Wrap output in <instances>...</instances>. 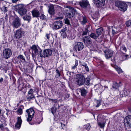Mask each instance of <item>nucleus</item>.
I'll use <instances>...</instances> for the list:
<instances>
[{"label": "nucleus", "instance_id": "nucleus-1", "mask_svg": "<svg viewBox=\"0 0 131 131\" xmlns=\"http://www.w3.org/2000/svg\"><path fill=\"white\" fill-rule=\"evenodd\" d=\"M68 9L65 11L66 16L68 18L71 19L74 16L76 12V9L70 6H67Z\"/></svg>", "mask_w": 131, "mask_h": 131}, {"label": "nucleus", "instance_id": "nucleus-2", "mask_svg": "<svg viewBox=\"0 0 131 131\" xmlns=\"http://www.w3.org/2000/svg\"><path fill=\"white\" fill-rule=\"evenodd\" d=\"M115 5L121 11H125L127 9V5L124 2L119 1H117L115 3Z\"/></svg>", "mask_w": 131, "mask_h": 131}, {"label": "nucleus", "instance_id": "nucleus-3", "mask_svg": "<svg viewBox=\"0 0 131 131\" xmlns=\"http://www.w3.org/2000/svg\"><path fill=\"white\" fill-rule=\"evenodd\" d=\"M76 76V82L77 84L79 85H83L85 81V78L84 76L82 74H78Z\"/></svg>", "mask_w": 131, "mask_h": 131}, {"label": "nucleus", "instance_id": "nucleus-4", "mask_svg": "<svg viewBox=\"0 0 131 131\" xmlns=\"http://www.w3.org/2000/svg\"><path fill=\"white\" fill-rule=\"evenodd\" d=\"M26 112L27 113L28 117L27 118V120L28 122L31 121L35 113V112L33 109L32 108L27 110Z\"/></svg>", "mask_w": 131, "mask_h": 131}, {"label": "nucleus", "instance_id": "nucleus-5", "mask_svg": "<svg viewBox=\"0 0 131 131\" xmlns=\"http://www.w3.org/2000/svg\"><path fill=\"white\" fill-rule=\"evenodd\" d=\"M21 24V19L18 17L14 18L12 22V25L15 28H17Z\"/></svg>", "mask_w": 131, "mask_h": 131}, {"label": "nucleus", "instance_id": "nucleus-6", "mask_svg": "<svg viewBox=\"0 0 131 131\" xmlns=\"http://www.w3.org/2000/svg\"><path fill=\"white\" fill-rule=\"evenodd\" d=\"M84 48L83 43L81 42H77L75 43L73 49L74 51H80L81 50Z\"/></svg>", "mask_w": 131, "mask_h": 131}, {"label": "nucleus", "instance_id": "nucleus-7", "mask_svg": "<svg viewBox=\"0 0 131 131\" xmlns=\"http://www.w3.org/2000/svg\"><path fill=\"white\" fill-rule=\"evenodd\" d=\"M84 43L87 47L90 46L92 43V40L91 38L88 36H85L83 38Z\"/></svg>", "mask_w": 131, "mask_h": 131}, {"label": "nucleus", "instance_id": "nucleus-8", "mask_svg": "<svg viewBox=\"0 0 131 131\" xmlns=\"http://www.w3.org/2000/svg\"><path fill=\"white\" fill-rule=\"evenodd\" d=\"M12 55V51L10 49L8 48L4 49L3 51V56L4 58L7 59Z\"/></svg>", "mask_w": 131, "mask_h": 131}, {"label": "nucleus", "instance_id": "nucleus-9", "mask_svg": "<svg viewBox=\"0 0 131 131\" xmlns=\"http://www.w3.org/2000/svg\"><path fill=\"white\" fill-rule=\"evenodd\" d=\"M18 12L21 15H23L25 14L27 12V10L24 7L22 4H20L18 5Z\"/></svg>", "mask_w": 131, "mask_h": 131}, {"label": "nucleus", "instance_id": "nucleus-10", "mask_svg": "<svg viewBox=\"0 0 131 131\" xmlns=\"http://www.w3.org/2000/svg\"><path fill=\"white\" fill-rule=\"evenodd\" d=\"M52 53V50L50 49H46L44 50L43 53L42 52V54H40V57H47L51 56Z\"/></svg>", "mask_w": 131, "mask_h": 131}, {"label": "nucleus", "instance_id": "nucleus-11", "mask_svg": "<svg viewBox=\"0 0 131 131\" xmlns=\"http://www.w3.org/2000/svg\"><path fill=\"white\" fill-rule=\"evenodd\" d=\"M23 29L22 28L16 30L15 33L14 34V37L15 39H19L22 36Z\"/></svg>", "mask_w": 131, "mask_h": 131}, {"label": "nucleus", "instance_id": "nucleus-12", "mask_svg": "<svg viewBox=\"0 0 131 131\" xmlns=\"http://www.w3.org/2000/svg\"><path fill=\"white\" fill-rule=\"evenodd\" d=\"M94 3L97 7H99L104 6L105 5V0H93Z\"/></svg>", "mask_w": 131, "mask_h": 131}, {"label": "nucleus", "instance_id": "nucleus-13", "mask_svg": "<svg viewBox=\"0 0 131 131\" xmlns=\"http://www.w3.org/2000/svg\"><path fill=\"white\" fill-rule=\"evenodd\" d=\"M42 120V118L41 116L39 117H35V118H34L33 119L34 122L32 123H29V124L31 125L36 123L39 124L41 122Z\"/></svg>", "mask_w": 131, "mask_h": 131}, {"label": "nucleus", "instance_id": "nucleus-14", "mask_svg": "<svg viewBox=\"0 0 131 131\" xmlns=\"http://www.w3.org/2000/svg\"><path fill=\"white\" fill-rule=\"evenodd\" d=\"M79 4L81 7L85 8L90 5L88 1L82 0L79 2Z\"/></svg>", "mask_w": 131, "mask_h": 131}, {"label": "nucleus", "instance_id": "nucleus-15", "mask_svg": "<svg viewBox=\"0 0 131 131\" xmlns=\"http://www.w3.org/2000/svg\"><path fill=\"white\" fill-rule=\"evenodd\" d=\"M94 89L95 91L98 93L101 94L102 92V87L100 84L96 85L94 87Z\"/></svg>", "mask_w": 131, "mask_h": 131}, {"label": "nucleus", "instance_id": "nucleus-16", "mask_svg": "<svg viewBox=\"0 0 131 131\" xmlns=\"http://www.w3.org/2000/svg\"><path fill=\"white\" fill-rule=\"evenodd\" d=\"M105 53V56L107 59H109L111 58L113 55V52L112 51L109 50L107 49L104 51Z\"/></svg>", "mask_w": 131, "mask_h": 131}, {"label": "nucleus", "instance_id": "nucleus-17", "mask_svg": "<svg viewBox=\"0 0 131 131\" xmlns=\"http://www.w3.org/2000/svg\"><path fill=\"white\" fill-rule=\"evenodd\" d=\"M54 28L55 29H59L62 27L63 25V23L62 21L59 20L56 21L54 22Z\"/></svg>", "mask_w": 131, "mask_h": 131}, {"label": "nucleus", "instance_id": "nucleus-18", "mask_svg": "<svg viewBox=\"0 0 131 131\" xmlns=\"http://www.w3.org/2000/svg\"><path fill=\"white\" fill-rule=\"evenodd\" d=\"M48 12L51 15H53L55 14V10L54 5L52 4H50L48 6Z\"/></svg>", "mask_w": 131, "mask_h": 131}, {"label": "nucleus", "instance_id": "nucleus-19", "mask_svg": "<svg viewBox=\"0 0 131 131\" xmlns=\"http://www.w3.org/2000/svg\"><path fill=\"white\" fill-rule=\"evenodd\" d=\"M91 26L90 25L86 26V27L85 28L82 33V36H84L87 35L88 33H89L90 31V28Z\"/></svg>", "mask_w": 131, "mask_h": 131}, {"label": "nucleus", "instance_id": "nucleus-20", "mask_svg": "<svg viewBox=\"0 0 131 131\" xmlns=\"http://www.w3.org/2000/svg\"><path fill=\"white\" fill-rule=\"evenodd\" d=\"M124 122L127 123L129 127H131V116H126L124 119Z\"/></svg>", "mask_w": 131, "mask_h": 131}, {"label": "nucleus", "instance_id": "nucleus-21", "mask_svg": "<svg viewBox=\"0 0 131 131\" xmlns=\"http://www.w3.org/2000/svg\"><path fill=\"white\" fill-rule=\"evenodd\" d=\"M22 122V121L20 117L17 118V121L16 123L15 126L17 128H19L20 127Z\"/></svg>", "mask_w": 131, "mask_h": 131}, {"label": "nucleus", "instance_id": "nucleus-22", "mask_svg": "<svg viewBox=\"0 0 131 131\" xmlns=\"http://www.w3.org/2000/svg\"><path fill=\"white\" fill-rule=\"evenodd\" d=\"M31 13L33 17H37L39 16V12L37 10H34L32 11Z\"/></svg>", "mask_w": 131, "mask_h": 131}, {"label": "nucleus", "instance_id": "nucleus-23", "mask_svg": "<svg viewBox=\"0 0 131 131\" xmlns=\"http://www.w3.org/2000/svg\"><path fill=\"white\" fill-rule=\"evenodd\" d=\"M80 65L81 66L85 68L86 71L87 72L89 71V68L87 64L85 62H80Z\"/></svg>", "mask_w": 131, "mask_h": 131}, {"label": "nucleus", "instance_id": "nucleus-24", "mask_svg": "<svg viewBox=\"0 0 131 131\" xmlns=\"http://www.w3.org/2000/svg\"><path fill=\"white\" fill-rule=\"evenodd\" d=\"M67 30V28L66 27H65L60 31L61 35L63 37H65V36L66 35Z\"/></svg>", "mask_w": 131, "mask_h": 131}, {"label": "nucleus", "instance_id": "nucleus-25", "mask_svg": "<svg viewBox=\"0 0 131 131\" xmlns=\"http://www.w3.org/2000/svg\"><path fill=\"white\" fill-rule=\"evenodd\" d=\"M23 19L25 20L28 21L29 23L31 19V17L29 15L26 14L23 17Z\"/></svg>", "mask_w": 131, "mask_h": 131}, {"label": "nucleus", "instance_id": "nucleus-26", "mask_svg": "<svg viewBox=\"0 0 131 131\" xmlns=\"http://www.w3.org/2000/svg\"><path fill=\"white\" fill-rule=\"evenodd\" d=\"M99 16V13L97 11L95 12L92 15V17L93 19L96 20Z\"/></svg>", "mask_w": 131, "mask_h": 131}, {"label": "nucleus", "instance_id": "nucleus-27", "mask_svg": "<svg viewBox=\"0 0 131 131\" xmlns=\"http://www.w3.org/2000/svg\"><path fill=\"white\" fill-rule=\"evenodd\" d=\"M50 35L49 34H46L45 35V37L47 38V41L48 42H49L51 43H52L53 42V38H51V39H50Z\"/></svg>", "mask_w": 131, "mask_h": 131}, {"label": "nucleus", "instance_id": "nucleus-28", "mask_svg": "<svg viewBox=\"0 0 131 131\" xmlns=\"http://www.w3.org/2000/svg\"><path fill=\"white\" fill-rule=\"evenodd\" d=\"M103 31V28L101 27L96 29V32L98 36L100 35Z\"/></svg>", "mask_w": 131, "mask_h": 131}, {"label": "nucleus", "instance_id": "nucleus-29", "mask_svg": "<svg viewBox=\"0 0 131 131\" xmlns=\"http://www.w3.org/2000/svg\"><path fill=\"white\" fill-rule=\"evenodd\" d=\"M18 59L20 61L25 62L26 61L24 56L22 55H19L17 57Z\"/></svg>", "mask_w": 131, "mask_h": 131}, {"label": "nucleus", "instance_id": "nucleus-30", "mask_svg": "<svg viewBox=\"0 0 131 131\" xmlns=\"http://www.w3.org/2000/svg\"><path fill=\"white\" fill-rule=\"evenodd\" d=\"M98 125L101 128H104V127L105 122L104 120L103 121L101 122H97Z\"/></svg>", "mask_w": 131, "mask_h": 131}, {"label": "nucleus", "instance_id": "nucleus-31", "mask_svg": "<svg viewBox=\"0 0 131 131\" xmlns=\"http://www.w3.org/2000/svg\"><path fill=\"white\" fill-rule=\"evenodd\" d=\"M121 82H119V83H117L115 82L113 85V88L115 89H116L119 87L121 86Z\"/></svg>", "mask_w": 131, "mask_h": 131}, {"label": "nucleus", "instance_id": "nucleus-32", "mask_svg": "<svg viewBox=\"0 0 131 131\" xmlns=\"http://www.w3.org/2000/svg\"><path fill=\"white\" fill-rule=\"evenodd\" d=\"M37 51L35 52V56L37 55L38 54L40 56L41 54H42V50L39 47L38 48V49L36 50Z\"/></svg>", "mask_w": 131, "mask_h": 131}, {"label": "nucleus", "instance_id": "nucleus-33", "mask_svg": "<svg viewBox=\"0 0 131 131\" xmlns=\"http://www.w3.org/2000/svg\"><path fill=\"white\" fill-rule=\"evenodd\" d=\"M81 95L82 96H85L86 95L87 92L85 89L83 88L80 89Z\"/></svg>", "mask_w": 131, "mask_h": 131}, {"label": "nucleus", "instance_id": "nucleus-34", "mask_svg": "<svg viewBox=\"0 0 131 131\" xmlns=\"http://www.w3.org/2000/svg\"><path fill=\"white\" fill-rule=\"evenodd\" d=\"M89 36L90 37L95 40H96L97 39V38L99 37L97 35L94 33H91L89 35Z\"/></svg>", "mask_w": 131, "mask_h": 131}, {"label": "nucleus", "instance_id": "nucleus-35", "mask_svg": "<svg viewBox=\"0 0 131 131\" xmlns=\"http://www.w3.org/2000/svg\"><path fill=\"white\" fill-rule=\"evenodd\" d=\"M83 20L81 21V24L84 25L87 23V21L86 17H82Z\"/></svg>", "mask_w": 131, "mask_h": 131}, {"label": "nucleus", "instance_id": "nucleus-36", "mask_svg": "<svg viewBox=\"0 0 131 131\" xmlns=\"http://www.w3.org/2000/svg\"><path fill=\"white\" fill-rule=\"evenodd\" d=\"M38 47H39L38 46H36L35 45H34L31 47V48L34 50V53H35V52H36L37 51L36 50L38 49Z\"/></svg>", "mask_w": 131, "mask_h": 131}, {"label": "nucleus", "instance_id": "nucleus-37", "mask_svg": "<svg viewBox=\"0 0 131 131\" xmlns=\"http://www.w3.org/2000/svg\"><path fill=\"white\" fill-rule=\"evenodd\" d=\"M112 33L113 34H116L118 32V31L117 29L115 27H112Z\"/></svg>", "mask_w": 131, "mask_h": 131}, {"label": "nucleus", "instance_id": "nucleus-38", "mask_svg": "<svg viewBox=\"0 0 131 131\" xmlns=\"http://www.w3.org/2000/svg\"><path fill=\"white\" fill-rule=\"evenodd\" d=\"M68 18H65L64 19V23L68 25L71 26V24H70V21L68 19Z\"/></svg>", "mask_w": 131, "mask_h": 131}, {"label": "nucleus", "instance_id": "nucleus-39", "mask_svg": "<svg viewBox=\"0 0 131 131\" xmlns=\"http://www.w3.org/2000/svg\"><path fill=\"white\" fill-rule=\"evenodd\" d=\"M85 84L89 85L90 84V79L89 77H87L85 79Z\"/></svg>", "mask_w": 131, "mask_h": 131}, {"label": "nucleus", "instance_id": "nucleus-40", "mask_svg": "<svg viewBox=\"0 0 131 131\" xmlns=\"http://www.w3.org/2000/svg\"><path fill=\"white\" fill-rule=\"evenodd\" d=\"M95 106L96 107H98L101 105L100 101L99 100H96L95 101Z\"/></svg>", "mask_w": 131, "mask_h": 131}, {"label": "nucleus", "instance_id": "nucleus-41", "mask_svg": "<svg viewBox=\"0 0 131 131\" xmlns=\"http://www.w3.org/2000/svg\"><path fill=\"white\" fill-rule=\"evenodd\" d=\"M56 110H57L56 108L54 107H52L51 109V113L54 115L55 113L56 112Z\"/></svg>", "mask_w": 131, "mask_h": 131}, {"label": "nucleus", "instance_id": "nucleus-42", "mask_svg": "<svg viewBox=\"0 0 131 131\" xmlns=\"http://www.w3.org/2000/svg\"><path fill=\"white\" fill-rule=\"evenodd\" d=\"M115 68L117 71L118 73L120 74L123 72V71L122 69L119 67H115Z\"/></svg>", "mask_w": 131, "mask_h": 131}, {"label": "nucleus", "instance_id": "nucleus-43", "mask_svg": "<svg viewBox=\"0 0 131 131\" xmlns=\"http://www.w3.org/2000/svg\"><path fill=\"white\" fill-rule=\"evenodd\" d=\"M126 26L128 27H131V21L129 20L127 21L126 23Z\"/></svg>", "mask_w": 131, "mask_h": 131}, {"label": "nucleus", "instance_id": "nucleus-44", "mask_svg": "<svg viewBox=\"0 0 131 131\" xmlns=\"http://www.w3.org/2000/svg\"><path fill=\"white\" fill-rule=\"evenodd\" d=\"M35 98L34 95L33 94H31L30 96H29L27 98V99L28 101H30L32 99Z\"/></svg>", "mask_w": 131, "mask_h": 131}, {"label": "nucleus", "instance_id": "nucleus-45", "mask_svg": "<svg viewBox=\"0 0 131 131\" xmlns=\"http://www.w3.org/2000/svg\"><path fill=\"white\" fill-rule=\"evenodd\" d=\"M7 7L4 6H3L1 8V10L3 11L4 13L6 12L7 11Z\"/></svg>", "mask_w": 131, "mask_h": 131}, {"label": "nucleus", "instance_id": "nucleus-46", "mask_svg": "<svg viewBox=\"0 0 131 131\" xmlns=\"http://www.w3.org/2000/svg\"><path fill=\"white\" fill-rule=\"evenodd\" d=\"M17 112L18 114L21 115L23 113V110L20 108L17 110Z\"/></svg>", "mask_w": 131, "mask_h": 131}, {"label": "nucleus", "instance_id": "nucleus-47", "mask_svg": "<svg viewBox=\"0 0 131 131\" xmlns=\"http://www.w3.org/2000/svg\"><path fill=\"white\" fill-rule=\"evenodd\" d=\"M78 61L77 60H76L75 61V63L74 65L72 67V69H75L76 68V67L78 66Z\"/></svg>", "mask_w": 131, "mask_h": 131}, {"label": "nucleus", "instance_id": "nucleus-48", "mask_svg": "<svg viewBox=\"0 0 131 131\" xmlns=\"http://www.w3.org/2000/svg\"><path fill=\"white\" fill-rule=\"evenodd\" d=\"M40 19L43 20H45L46 19V17L43 14H42L40 16Z\"/></svg>", "mask_w": 131, "mask_h": 131}, {"label": "nucleus", "instance_id": "nucleus-49", "mask_svg": "<svg viewBox=\"0 0 131 131\" xmlns=\"http://www.w3.org/2000/svg\"><path fill=\"white\" fill-rule=\"evenodd\" d=\"M85 128L86 129L89 130L90 129V128L91 127L90 125L89 124H86L85 125Z\"/></svg>", "mask_w": 131, "mask_h": 131}, {"label": "nucleus", "instance_id": "nucleus-50", "mask_svg": "<svg viewBox=\"0 0 131 131\" xmlns=\"http://www.w3.org/2000/svg\"><path fill=\"white\" fill-rule=\"evenodd\" d=\"M56 73H57V75H58V77H60V71L59 70L57 69H56Z\"/></svg>", "mask_w": 131, "mask_h": 131}, {"label": "nucleus", "instance_id": "nucleus-51", "mask_svg": "<svg viewBox=\"0 0 131 131\" xmlns=\"http://www.w3.org/2000/svg\"><path fill=\"white\" fill-rule=\"evenodd\" d=\"M48 100L49 101H52V102H54L55 103L57 102V99H52L48 98Z\"/></svg>", "mask_w": 131, "mask_h": 131}, {"label": "nucleus", "instance_id": "nucleus-52", "mask_svg": "<svg viewBox=\"0 0 131 131\" xmlns=\"http://www.w3.org/2000/svg\"><path fill=\"white\" fill-rule=\"evenodd\" d=\"M34 91H33V90L32 89H30L29 90V91L28 92V94H32L33 93Z\"/></svg>", "mask_w": 131, "mask_h": 131}, {"label": "nucleus", "instance_id": "nucleus-53", "mask_svg": "<svg viewBox=\"0 0 131 131\" xmlns=\"http://www.w3.org/2000/svg\"><path fill=\"white\" fill-rule=\"evenodd\" d=\"M128 57V55H125V56H123V59H124V60H126L127 59H128V58H127V57Z\"/></svg>", "mask_w": 131, "mask_h": 131}, {"label": "nucleus", "instance_id": "nucleus-54", "mask_svg": "<svg viewBox=\"0 0 131 131\" xmlns=\"http://www.w3.org/2000/svg\"><path fill=\"white\" fill-rule=\"evenodd\" d=\"M63 17H56L54 18L55 20H57L60 19H62L63 18Z\"/></svg>", "mask_w": 131, "mask_h": 131}, {"label": "nucleus", "instance_id": "nucleus-55", "mask_svg": "<svg viewBox=\"0 0 131 131\" xmlns=\"http://www.w3.org/2000/svg\"><path fill=\"white\" fill-rule=\"evenodd\" d=\"M122 49L125 52H126V49L125 47L124 46H122Z\"/></svg>", "mask_w": 131, "mask_h": 131}, {"label": "nucleus", "instance_id": "nucleus-56", "mask_svg": "<svg viewBox=\"0 0 131 131\" xmlns=\"http://www.w3.org/2000/svg\"><path fill=\"white\" fill-rule=\"evenodd\" d=\"M124 92L125 94H127L129 93V92L128 91V92L125 90H124Z\"/></svg>", "mask_w": 131, "mask_h": 131}, {"label": "nucleus", "instance_id": "nucleus-57", "mask_svg": "<svg viewBox=\"0 0 131 131\" xmlns=\"http://www.w3.org/2000/svg\"><path fill=\"white\" fill-rule=\"evenodd\" d=\"M3 78H1L0 79V83H2V82L3 81Z\"/></svg>", "mask_w": 131, "mask_h": 131}, {"label": "nucleus", "instance_id": "nucleus-58", "mask_svg": "<svg viewBox=\"0 0 131 131\" xmlns=\"http://www.w3.org/2000/svg\"><path fill=\"white\" fill-rule=\"evenodd\" d=\"M18 0H12V2L13 3H15Z\"/></svg>", "mask_w": 131, "mask_h": 131}, {"label": "nucleus", "instance_id": "nucleus-59", "mask_svg": "<svg viewBox=\"0 0 131 131\" xmlns=\"http://www.w3.org/2000/svg\"><path fill=\"white\" fill-rule=\"evenodd\" d=\"M58 1V0H55V1H52L51 0V1H50L51 2H57Z\"/></svg>", "mask_w": 131, "mask_h": 131}, {"label": "nucleus", "instance_id": "nucleus-60", "mask_svg": "<svg viewBox=\"0 0 131 131\" xmlns=\"http://www.w3.org/2000/svg\"><path fill=\"white\" fill-rule=\"evenodd\" d=\"M3 20V19L2 18H0V25H1L2 21Z\"/></svg>", "mask_w": 131, "mask_h": 131}, {"label": "nucleus", "instance_id": "nucleus-61", "mask_svg": "<svg viewBox=\"0 0 131 131\" xmlns=\"http://www.w3.org/2000/svg\"><path fill=\"white\" fill-rule=\"evenodd\" d=\"M111 61H112L114 62L115 61V58L113 57V59H112Z\"/></svg>", "mask_w": 131, "mask_h": 131}, {"label": "nucleus", "instance_id": "nucleus-62", "mask_svg": "<svg viewBox=\"0 0 131 131\" xmlns=\"http://www.w3.org/2000/svg\"><path fill=\"white\" fill-rule=\"evenodd\" d=\"M70 4H73V3L72 2H70Z\"/></svg>", "mask_w": 131, "mask_h": 131}, {"label": "nucleus", "instance_id": "nucleus-63", "mask_svg": "<svg viewBox=\"0 0 131 131\" xmlns=\"http://www.w3.org/2000/svg\"><path fill=\"white\" fill-rule=\"evenodd\" d=\"M43 24L44 25H46V23L45 22H44V23H43Z\"/></svg>", "mask_w": 131, "mask_h": 131}, {"label": "nucleus", "instance_id": "nucleus-64", "mask_svg": "<svg viewBox=\"0 0 131 131\" xmlns=\"http://www.w3.org/2000/svg\"><path fill=\"white\" fill-rule=\"evenodd\" d=\"M63 126H65V125L64 124H63Z\"/></svg>", "mask_w": 131, "mask_h": 131}]
</instances>
